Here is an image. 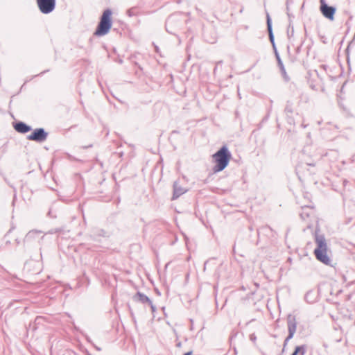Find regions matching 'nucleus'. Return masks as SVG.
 <instances>
[{
  "label": "nucleus",
  "mask_w": 355,
  "mask_h": 355,
  "mask_svg": "<svg viewBox=\"0 0 355 355\" xmlns=\"http://www.w3.org/2000/svg\"><path fill=\"white\" fill-rule=\"evenodd\" d=\"M305 354V347L304 346H297L296 347L294 352L291 355H304Z\"/></svg>",
  "instance_id": "10"
},
{
  "label": "nucleus",
  "mask_w": 355,
  "mask_h": 355,
  "mask_svg": "<svg viewBox=\"0 0 355 355\" xmlns=\"http://www.w3.org/2000/svg\"><path fill=\"white\" fill-rule=\"evenodd\" d=\"M15 129L18 132L23 133L27 132L30 130V128L23 123H17L15 125Z\"/></svg>",
  "instance_id": "9"
},
{
  "label": "nucleus",
  "mask_w": 355,
  "mask_h": 355,
  "mask_svg": "<svg viewBox=\"0 0 355 355\" xmlns=\"http://www.w3.org/2000/svg\"><path fill=\"white\" fill-rule=\"evenodd\" d=\"M268 30H269V31L270 32V30H271V26H270V20H269V19H268Z\"/></svg>",
  "instance_id": "12"
},
{
  "label": "nucleus",
  "mask_w": 355,
  "mask_h": 355,
  "mask_svg": "<svg viewBox=\"0 0 355 355\" xmlns=\"http://www.w3.org/2000/svg\"><path fill=\"white\" fill-rule=\"evenodd\" d=\"M279 63L280 66L282 67V68H283L282 63L281 62L280 60H279Z\"/></svg>",
  "instance_id": "14"
},
{
  "label": "nucleus",
  "mask_w": 355,
  "mask_h": 355,
  "mask_svg": "<svg viewBox=\"0 0 355 355\" xmlns=\"http://www.w3.org/2000/svg\"><path fill=\"white\" fill-rule=\"evenodd\" d=\"M111 15L112 12L110 10H106L104 11L98 28L95 32L96 35H104L109 32L112 26Z\"/></svg>",
  "instance_id": "3"
},
{
  "label": "nucleus",
  "mask_w": 355,
  "mask_h": 355,
  "mask_svg": "<svg viewBox=\"0 0 355 355\" xmlns=\"http://www.w3.org/2000/svg\"><path fill=\"white\" fill-rule=\"evenodd\" d=\"M187 191L186 187H182L178 182H176L174 184V193L173 198H177Z\"/></svg>",
  "instance_id": "8"
},
{
  "label": "nucleus",
  "mask_w": 355,
  "mask_h": 355,
  "mask_svg": "<svg viewBox=\"0 0 355 355\" xmlns=\"http://www.w3.org/2000/svg\"><path fill=\"white\" fill-rule=\"evenodd\" d=\"M212 157L215 164L213 171L218 173L226 168L232 158V155L227 148L223 146L218 151L213 155Z\"/></svg>",
  "instance_id": "1"
},
{
  "label": "nucleus",
  "mask_w": 355,
  "mask_h": 355,
  "mask_svg": "<svg viewBox=\"0 0 355 355\" xmlns=\"http://www.w3.org/2000/svg\"><path fill=\"white\" fill-rule=\"evenodd\" d=\"M320 10L322 15L329 19L330 21H333L334 19V15L336 13V8L332 6H329L324 0H320Z\"/></svg>",
  "instance_id": "4"
},
{
  "label": "nucleus",
  "mask_w": 355,
  "mask_h": 355,
  "mask_svg": "<svg viewBox=\"0 0 355 355\" xmlns=\"http://www.w3.org/2000/svg\"><path fill=\"white\" fill-rule=\"evenodd\" d=\"M296 329H297V322H296L294 318L289 320L288 322V330L289 332V335H288V338H286V340H288L293 337V336L296 331Z\"/></svg>",
  "instance_id": "7"
},
{
  "label": "nucleus",
  "mask_w": 355,
  "mask_h": 355,
  "mask_svg": "<svg viewBox=\"0 0 355 355\" xmlns=\"http://www.w3.org/2000/svg\"><path fill=\"white\" fill-rule=\"evenodd\" d=\"M184 355H192L191 352H187Z\"/></svg>",
  "instance_id": "13"
},
{
  "label": "nucleus",
  "mask_w": 355,
  "mask_h": 355,
  "mask_svg": "<svg viewBox=\"0 0 355 355\" xmlns=\"http://www.w3.org/2000/svg\"><path fill=\"white\" fill-rule=\"evenodd\" d=\"M37 3L43 13H49L55 8V0H37Z\"/></svg>",
  "instance_id": "5"
},
{
  "label": "nucleus",
  "mask_w": 355,
  "mask_h": 355,
  "mask_svg": "<svg viewBox=\"0 0 355 355\" xmlns=\"http://www.w3.org/2000/svg\"><path fill=\"white\" fill-rule=\"evenodd\" d=\"M135 300L141 301V302H148V297H144V296H143V295H141V294H137V295L135 296Z\"/></svg>",
  "instance_id": "11"
},
{
  "label": "nucleus",
  "mask_w": 355,
  "mask_h": 355,
  "mask_svg": "<svg viewBox=\"0 0 355 355\" xmlns=\"http://www.w3.org/2000/svg\"><path fill=\"white\" fill-rule=\"evenodd\" d=\"M46 137V133L44 131L43 129H37L34 131V132L28 136V139L30 140L35 141H44Z\"/></svg>",
  "instance_id": "6"
},
{
  "label": "nucleus",
  "mask_w": 355,
  "mask_h": 355,
  "mask_svg": "<svg viewBox=\"0 0 355 355\" xmlns=\"http://www.w3.org/2000/svg\"><path fill=\"white\" fill-rule=\"evenodd\" d=\"M317 248L314 250L316 259L322 263L329 265L331 260L327 254V245L323 236H318L315 239Z\"/></svg>",
  "instance_id": "2"
}]
</instances>
